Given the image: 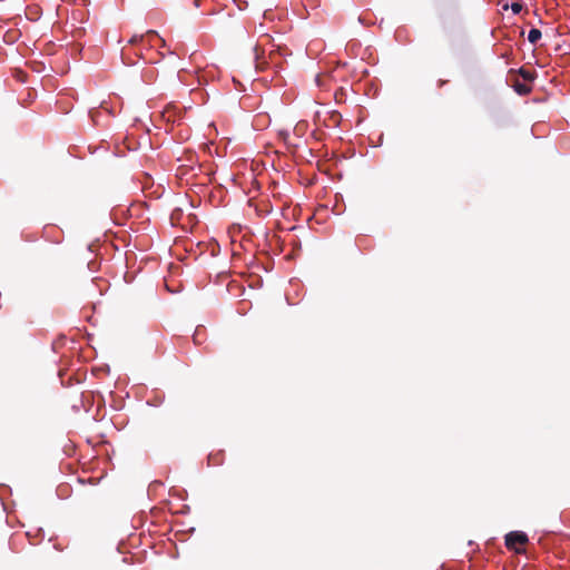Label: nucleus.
Instances as JSON below:
<instances>
[{"mask_svg":"<svg viewBox=\"0 0 570 570\" xmlns=\"http://www.w3.org/2000/svg\"><path fill=\"white\" fill-rule=\"evenodd\" d=\"M528 541V535L522 531H511L504 537L507 549L515 553H522L524 551L522 547L525 546Z\"/></svg>","mask_w":570,"mask_h":570,"instance_id":"f257e3e1","label":"nucleus"},{"mask_svg":"<svg viewBox=\"0 0 570 570\" xmlns=\"http://www.w3.org/2000/svg\"><path fill=\"white\" fill-rule=\"evenodd\" d=\"M512 87L515 92L521 96H525L532 91V87L528 82L518 79L513 82Z\"/></svg>","mask_w":570,"mask_h":570,"instance_id":"f03ea898","label":"nucleus"},{"mask_svg":"<svg viewBox=\"0 0 570 570\" xmlns=\"http://www.w3.org/2000/svg\"><path fill=\"white\" fill-rule=\"evenodd\" d=\"M518 73L521 76L523 81L525 82H532L535 78V72L525 68H520L518 70Z\"/></svg>","mask_w":570,"mask_h":570,"instance_id":"7ed1b4c3","label":"nucleus"},{"mask_svg":"<svg viewBox=\"0 0 570 570\" xmlns=\"http://www.w3.org/2000/svg\"><path fill=\"white\" fill-rule=\"evenodd\" d=\"M541 36V31L539 29L533 28L528 33V40L534 45L538 42V40H540Z\"/></svg>","mask_w":570,"mask_h":570,"instance_id":"20e7f679","label":"nucleus"},{"mask_svg":"<svg viewBox=\"0 0 570 570\" xmlns=\"http://www.w3.org/2000/svg\"><path fill=\"white\" fill-rule=\"evenodd\" d=\"M511 10L513 11V13H520L521 10H522V3L521 2H512L511 4Z\"/></svg>","mask_w":570,"mask_h":570,"instance_id":"39448f33","label":"nucleus"},{"mask_svg":"<svg viewBox=\"0 0 570 570\" xmlns=\"http://www.w3.org/2000/svg\"><path fill=\"white\" fill-rule=\"evenodd\" d=\"M144 39V35H135L130 38L129 43L135 45Z\"/></svg>","mask_w":570,"mask_h":570,"instance_id":"423d86ee","label":"nucleus"},{"mask_svg":"<svg viewBox=\"0 0 570 570\" xmlns=\"http://www.w3.org/2000/svg\"><path fill=\"white\" fill-rule=\"evenodd\" d=\"M148 37H157V33L154 30H149L146 33Z\"/></svg>","mask_w":570,"mask_h":570,"instance_id":"0eeeda50","label":"nucleus"},{"mask_svg":"<svg viewBox=\"0 0 570 570\" xmlns=\"http://www.w3.org/2000/svg\"><path fill=\"white\" fill-rule=\"evenodd\" d=\"M445 83L444 80H439V86L442 87Z\"/></svg>","mask_w":570,"mask_h":570,"instance_id":"6e6552de","label":"nucleus"},{"mask_svg":"<svg viewBox=\"0 0 570 570\" xmlns=\"http://www.w3.org/2000/svg\"><path fill=\"white\" fill-rule=\"evenodd\" d=\"M199 1L200 0H195V3H196L197 7L199 6Z\"/></svg>","mask_w":570,"mask_h":570,"instance_id":"1a4fd4ad","label":"nucleus"}]
</instances>
